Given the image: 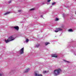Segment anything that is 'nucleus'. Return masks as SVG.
I'll use <instances>...</instances> for the list:
<instances>
[{
  "mask_svg": "<svg viewBox=\"0 0 76 76\" xmlns=\"http://www.w3.org/2000/svg\"><path fill=\"white\" fill-rule=\"evenodd\" d=\"M51 57H55V58H57V55L56 54L52 55Z\"/></svg>",
  "mask_w": 76,
  "mask_h": 76,
  "instance_id": "nucleus-6",
  "label": "nucleus"
},
{
  "mask_svg": "<svg viewBox=\"0 0 76 76\" xmlns=\"http://www.w3.org/2000/svg\"><path fill=\"white\" fill-rule=\"evenodd\" d=\"M12 2V0H10V1H8V3H10Z\"/></svg>",
  "mask_w": 76,
  "mask_h": 76,
  "instance_id": "nucleus-14",
  "label": "nucleus"
},
{
  "mask_svg": "<svg viewBox=\"0 0 76 76\" xmlns=\"http://www.w3.org/2000/svg\"><path fill=\"white\" fill-rule=\"evenodd\" d=\"M15 39V38L13 37V36H11L9 37L7 40H5V42L6 43H8V42L13 41Z\"/></svg>",
  "mask_w": 76,
  "mask_h": 76,
  "instance_id": "nucleus-1",
  "label": "nucleus"
},
{
  "mask_svg": "<svg viewBox=\"0 0 76 76\" xmlns=\"http://www.w3.org/2000/svg\"><path fill=\"white\" fill-rule=\"evenodd\" d=\"M68 31L69 32H73V30L72 29H70L68 30Z\"/></svg>",
  "mask_w": 76,
  "mask_h": 76,
  "instance_id": "nucleus-8",
  "label": "nucleus"
},
{
  "mask_svg": "<svg viewBox=\"0 0 76 76\" xmlns=\"http://www.w3.org/2000/svg\"><path fill=\"white\" fill-rule=\"evenodd\" d=\"M9 13H10V12H6L4 14V15H8V14H9Z\"/></svg>",
  "mask_w": 76,
  "mask_h": 76,
  "instance_id": "nucleus-9",
  "label": "nucleus"
},
{
  "mask_svg": "<svg viewBox=\"0 0 76 76\" xmlns=\"http://www.w3.org/2000/svg\"><path fill=\"white\" fill-rule=\"evenodd\" d=\"M56 21H57V20H58V18H56L55 20Z\"/></svg>",
  "mask_w": 76,
  "mask_h": 76,
  "instance_id": "nucleus-13",
  "label": "nucleus"
},
{
  "mask_svg": "<svg viewBox=\"0 0 76 76\" xmlns=\"http://www.w3.org/2000/svg\"><path fill=\"white\" fill-rule=\"evenodd\" d=\"M56 4V3H53L52 4V5H54V4Z\"/></svg>",
  "mask_w": 76,
  "mask_h": 76,
  "instance_id": "nucleus-16",
  "label": "nucleus"
},
{
  "mask_svg": "<svg viewBox=\"0 0 76 76\" xmlns=\"http://www.w3.org/2000/svg\"><path fill=\"white\" fill-rule=\"evenodd\" d=\"M47 72L46 71H44V72H43V73H46Z\"/></svg>",
  "mask_w": 76,
  "mask_h": 76,
  "instance_id": "nucleus-18",
  "label": "nucleus"
},
{
  "mask_svg": "<svg viewBox=\"0 0 76 76\" xmlns=\"http://www.w3.org/2000/svg\"><path fill=\"white\" fill-rule=\"evenodd\" d=\"M13 28L15 29V30H17V31H18L19 29V27L18 26H15Z\"/></svg>",
  "mask_w": 76,
  "mask_h": 76,
  "instance_id": "nucleus-5",
  "label": "nucleus"
},
{
  "mask_svg": "<svg viewBox=\"0 0 76 76\" xmlns=\"http://www.w3.org/2000/svg\"><path fill=\"white\" fill-rule=\"evenodd\" d=\"M24 50V48H22L20 50V54H22L23 53V50Z\"/></svg>",
  "mask_w": 76,
  "mask_h": 76,
  "instance_id": "nucleus-4",
  "label": "nucleus"
},
{
  "mask_svg": "<svg viewBox=\"0 0 76 76\" xmlns=\"http://www.w3.org/2000/svg\"><path fill=\"white\" fill-rule=\"evenodd\" d=\"M29 41V39H27L26 40V42H28Z\"/></svg>",
  "mask_w": 76,
  "mask_h": 76,
  "instance_id": "nucleus-11",
  "label": "nucleus"
},
{
  "mask_svg": "<svg viewBox=\"0 0 76 76\" xmlns=\"http://www.w3.org/2000/svg\"><path fill=\"white\" fill-rule=\"evenodd\" d=\"M61 72V70L60 69L55 70L53 72V74L55 76H57Z\"/></svg>",
  "mask_w": 76,
  "mask_h": 76,
  "instance_id": "nucleus-2",
  "label": "nucleus"
},
{
  "mask_svg": "<svg viewBox=\"0 0 76 76\" xmlns=\"http://www.w3.org/2000/svg\"><path fill=\"white\" fill-rule=\"evenodd\" d=\"M39 47V45H36V47L38 48Z\"/></svg>",
  "mask_w": 76,
  "mask_h": 76,
  "instance_id": "nucleus-15",
  "label": "nucleus"
},
{
  "mask_svg": "<svg viewBox=\"0 0 76 76\" xmlns=\"http://www.w3.org/2000/svg\"><path fill=\"white\" fill-rule=\"evenodd\" d=\"M50 44V43L46 42L45 43V45H47L48 44Z\"/></svg>",
  "mask_w": 76,
  "mask_h": 76,
  "instance_id": "nucleus-10",
  "label": "nucleus"
},
{
  "mask_svg": "<svg viewBox=\"0 0 76 76\" xmlns=\"http://www.w3.org/2000/svg\"><path fill=\"white\" fill-rule=\"evenodd\" d=\"M75 1H76V0H75Z\"/></svg>",
  "mask_w": 76,
  "mask_h": 76,
  "instance_id": "nucleus-22",
  "label": "nucleus"
},
{
  "mask_svg": "<svg viewBox=\"0 0 76 76\" xmlns=\"http://www.w3.org/2000/svg\"><path fill=\"white\" fill-rule=\"evenodd\" d=\"M34 10V8H32L30 10Z\"/></svg>",
  "mask_w": 76,
  "mask_h": 76,
  "instance_id": "nucleus-17",
  "label": "nucleus"
},
{
  "mask_svg": "<svg viewBox=\"0 0 76 76\" xmlns=\"http://www.w3.org/2000/svg\"><path fill=\"white\" fill-rule=\"evenodd\" d=\"M56 30H57L54 31L55 32H58V31H62V29L61 28H57L56 29Z\"/></svg>",
  "mask_w": 76,
  "mask_h": 76,
  "instance_id": "nucleus-3",
  "label": "nucleus"
},
{
  "mask_svg": "<svg viewBox=\"0 0 76 76\" xmlns=\"http://www.w3.org/2000/svg\"><path fill=\"white\" fill-rule=\"evenodd\" d=\"M0 76H2V74H0Z\"/></svg>",
  "mask_w": 76,
  "mask_h": 76,
  "instance_id": "nucleus-21",
  "label": "nucleus"
},
{
  "mask_svg": "<svg viewBox=\"0 0 76 76\" xmlns=\"http://www.w3.org/2000/svg\"><path fill=\"white\" fill-rule=\"evenodd\" d=\"M51 0H48V2H50Z\"/></svg>",
  "mask_w": 76,
  "mask_h": 76,
  "instance_id": "nucleus-20",
  "label": "nucleus"
},
{
  "mask_svg": "<svg viewBox=\"0 0 76 76\" xmlns=\"http://www.w3.org/2000/svg\"><path fill=\"white\" fill-rule=\"evenodd\" d=\"M21 11H22L21 10H19L18 11V12H21Z\"/></svg>",
  "mask_w": 76,
  "mask_h": 76,
  "instance_id": "nucleus-19",
  "label": "nucleus"
},
{
  "mask_svg": "<svg viewBox=\"0 0 76 76\" xmlns=\"http://www.w3.org/2000/svg\"><path fill=\"white\" fill-rule=\"evenodd\" d=\"M64 61H65V62H66L67 63H70V62H69V61H66V60H64Z\"/></svg>",
  "mask_w": 76,
  "mask_h": 76,
  "instance_id": "nucleus-12",
  "label": "nucleus"
},
{
  "mask_svg": "<svg viewBox=\"0 0 76 76\" xmlns=\"http://www.w3.org/2000/svg\"><path fill=\"white\" fill-rule=\"evenodd\" d=\"M29 68H28L27 69H26V71H25V73H28V72H29Z\"/></svg>",
  "mask_w": 76,
  "mask_h": 76,
  "instance_id": "nucleus-7",
  "label": "nucleus"
}]
</instances>
